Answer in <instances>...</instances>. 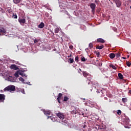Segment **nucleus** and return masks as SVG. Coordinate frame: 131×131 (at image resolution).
<instances>
[{
	"label": "nucleus",
	"instance_id": "nucleus-42",
	"mask_svg": "<svg viewBox=\"0 0 131 131\" xmlns=\"http://www.w3.org/2000/svg\"><path fill=\"white\" fill-rule=\"evenodd\" d=\"M72 54H70L69 56H68V58H70V57H72Z\"/></svg>",
	"mask_w": 131,
	"mask_h": 131
},
{
	"label": "nucleus",
	"instance_id": "nucleus-27",
	"mask_svg": "<svg viewBox=\"0 0 131 131\" xmlns=\"http://www.w3.org/2000/svg\"><path fill=\"white\" fill-rule=\"evenodd\" d=\"M19 79L20 81H21V82H24V81H25V80H24V79L22 77H20Z\"/></svg>",
	"mask_w": 131,
	"mask_h": 131
},
{
	"label": "nucleus",
	"instance_id": "nucleus-29",
	"mask_svg": "<svg viewBox=\"0 0 131 131\" xmlns=\"http://www.w3.org/2000/svg\"><path fill=\"white\" fill-rule=\"evenodd\" d=\"M89 48L90 49H93V43H90V44H89Z\"/></svg>",
	"mask_w": 131,
	"mask_h": 131
},
{
	"label": "nucleus",
	"instance_id": "nucleus-49",
	"mask_svg": "<svg viewBox=\"0 0 131 131\" xmlns=\"http://www.w3.org/2000/svg\"><path fill=\"white\" fill-rule=\"evenodd\" d=\"M110 1V0H109Z\"/></svg>",
	"mask_w": 131,
	"mask_h": 131
},
{
	"label": "nucleus",
	"instance_id": "nucleus-44",
	"mask_svg": "<svg viewBox=\"0 0 131 131\" xmlns=\"http://www.w3.org/2000/svg\"><path fill=\"white\" fill-rule=\"evenodd\" d=\"M104 99H105V100H107V98H106V97H105Z\"/></svg>",
	"mask_w": 131,
	"mask_h": 131
},
{
	"label": "nucleus",
	"instance_id": "nucleus-24",
	"mask_svg": "<svg viewBox=\"0 0 131 131\" xmlns=\"http://www.w3.org/2000/svg\"><path fill=\"white\" fill-rule=\"evenodd\" d=\"M69 61H70V63H71V64H72V63L74 62V59H73V58H70Z\"/></svg>",
	"mask_w": 131,
	"mask_h": 131
},
{
	"label": "nucleus",
	"instance_id": "nucleus-22",
	"mask_svg": "<svg viewBox=\"0 0 131 131\" xmlns=\"http://www.w3.org/2000/svg\"><path fill=\"white\" fill-rule=\"evenodd\" d=\"M68 100H69V98H68V97L67 96L64 97V99H63L64 102H67V101H68Z\"/></svg>",
	"mask_w": 131,
	"mask_h": 131
},
{
	"label": "nucleus",
	"instance_id": "nucleus-45",
	"mask_svg": "<svg viewBox=\"0 0 131 131\" xmlns=\"http://www.w3.org/2000/svg\"><path fill=\"white\" fill-rule=\"evenodd\" d=\"M111 4H112V5H113V3H112V2H111Z\"/></svg>",
	"mask_w": 131,
	"mask_h": 131
},
{
	"label": "nucleus",
	"instance_id": "nucleus-36",
	"mask_svg": "<svg viewBox=\"0 0 131 131\" xmlns=\"http://www.w3.org/2000/svg\"><path fill=\"white\" fill-rule=\"evenodd\" d=\"M34 43H36V42H38V40H37V39H35L34 40Z\"/></svg>",
	"mask_w": 131,
	"mask_h": 131
},
{
	"label": "nucleus",
	"instance_id": "nucleus-12",
	"mask_svg": "<svg viewBox=\"0 0 131 131\" xmlns=\"http://www.w3.org/2000/svg\"><path fill=\"white\" fill-rule=\"evenodd\" d=\"M62 96H63V94L62 93H59L58 94L57 101H58L59 103H60V100H61V98H62Z\"/></svg>",
	"mask_w": 131,
	"mask_h": 131
},
{
	"label": "nucleus",
	"instance_id": "nucleus-40",
	"mask_svg": "<svg viewBox=\"0 0 131 131\" xmlns=\"http://www.w3.org/2000/svg\"><path fill=\"white\" fill-rule=\"evenodd\" d=\"M83 127L84 128H85V127H86V125L84 124V125H83Z\"/></svg>",
	"mask_w": 131,
	"mask_h": 131
},
{
	"label": "nucleus",
	"instance_id": "nucleus-16",
	"mask_svg": "<svg viewBox=\"0 0 131 131\" xmlns=\"http://www.w3.org/2000/svg\"><path fill=\"white\" fill-rule=\"evenodd\" d=\"M14 4H15L16 5L19 4V3L21 2V0H13Z\"/></svg>",
	"mask_w": 131,
	"mask_h": 131
},
{
	"label": "nucleus",
	"instance_id": "nucleus-39",
	"mask_svg": "<svg viewBox=\"0 0 131 131\" xmlns=\"http://www.w3.org/2000/svg\"><path fill=\"white\" fill-rule=\"evenodd\" d=\"M124 127L125 128H129V127L128 126H124Z\"/></svg>",
	"mask_w": 131,
	"mask_h": 131
},
{
	"label": "nucleus",
	"instance_id": "nucleus-4",
	"mask_svg": "<svg viewBox=\"0 0 131 131\" xmlns=\"http://www.w3.org/2000/svg\"><path fill=\"white\" fill-rule=\"evenodd\" d=\"M7 33V30L4 27L0 28V36Z\"/></svg>",
	"mask_w": 131,
	"mask_h": 131
},
{
	"label": "nucleus",
	"instance_id": "nucleus-20",
	"mask_svg": "<svg viewBox=\"0 0 131 131\" xmlns=\"http://www.w3.org/2000/svg\"><path fill=\"white\" fill-rule=\"evenodd\" d=\"M59 31H60V29H59L58 28H56L55 29V33H59Z\"/></svg>",
	"mask_w": 131,
	"mask_h": 131
},
{
	"label": "nucleus",
	"instance_id": "nucleus-25",
	"mask_svg": "<svg viewBox=\"0 0 131 131\" xmlns=\"http://www.w3.org/2000/svg\"><path fill=\"white\" fill-rule=\"evenodd\" d=\"M121 113H122V112H121V111L120 110H119L117 111L118 115H121Z\"/></svg>",
	"mask_w": 131,
	"mask_h": 131
},
{
	"label": "nucleus",
	"instance_id": "nucleus-37",
	"mask_svg": "<svg viewBox=\"0 0 131 131\" xmlns=\"http://www.w3.org/2000/svg\"><path fill=\"white\" fill-rule=\"evenodd\" d=\"M78 73H80L81 72V69H79V70H77Z\"/></svg>",
	"mask_w": 131,
	"mask_h": 131
},
{
	"label": "nucleus",
	"instance_id": "nucleus-8",
	"mask_svg": "<svg viewBox=\"0 0 131 131\" xmlns=\"http://www.w3.org/2000/svg\"><path fill=\"white\" fill-rule=\"evenodd\" d=\"M5 98L6 96L5 94H0V101H1V102H4V101H5Z\"/></svg>",
	"mask_w": 131,
	"mask_h": 131
},
{
	"label": "nucleus",
	"instance_id": "nucleus-43",
	"mask_svg": "<svg viewBox=\"0 0 131 131\" xmlns=\"http://www.w3.org/2000/svg\"><path fill=\"white\" fill-rule=\"evenodd\" d=\"M71 1H73V2H76V0H71Z\"/></svg>",
	"mask_w": 131,
	"mask_h": 131
},
{
	"label": "nucleus",
	"instance_id": "nucleus-34",
	"mask_svg": "<svg viewBox=\"0 0 131 131\" xmlns=\"http://www.w3.org/2000/svg\"><path fill=\"white\" fill-rule=\"evenodd\" d=\"M96 55L97 57H100V52H96Z\"/></svg>",
	"mask_w": 131,
	"mask_h": 131
},
{
	"label": "nucleus",
	"instance_id": "nucleus-33",
	"mask_svg": "<svg viewBox=\"0 0 131 131\" xmlns=\"http://www.w3.org/2000/svg\"><path fill=\"white\" fill-rule=\"evenodd\" d=\"M113 30H114V31L116 32V31H117V29L116 27H113Z\"/></svg>",
	"mask_w": 131,
	"mask_h": 131
},
{
	"label": "nucleus",
	"instance_id": "nucleus-28",
	"mask_svg": "<svg viewBox=\"0 0 131 131\" xmlns=\"http://www.w3.org/2000/svg\"><path fill=\"white\" fill-rule=\"evenodd\" d=\"M116 56L117 58H119V57H120V53L119 52L116 53Z\"/></svg>",
	"mask_w": 131,
	"mask_h": 131
},
{
	"label": "nucleus",
	"instance_id": "nucleus-41",
	"mask_svg": "<svg viewBox=\"0 0 131 131\" xmlns=\"http://www.w3.org/2000/svg\"><path fill=\"white\" fill-rule=\"evenodd\" d=\"M128 94H130V95H131V90H129Z\"/></svg>",
	"mask_w": 131,
	"mask_h": 131
},
{
	"label": "nucleus",
	"instance_id": "nucleus-46",
	"mask_svg": "<svg viewBox=\"0 0 131 131\" xmlns=\"http://www.w3.org/2000/svg\"><path fill=\"white\" fill-rule=\"evenodd\" d=\"M123 59H125V57H123Z\"/></svg>",
	"mask_w": 131,
	"mask_h": 131
},
{
	"label": "nucleus",
	"instance_id": "nucleus-17",
	"mask_svg": "<svg viewBox=\"0 0 131 131\" xmlns=\"http://www.w3.org/2000/svg\"><path fill=\"white\" fill-rule=\"evenodd\" d=\"M110 67L113 68L114 70H116V69H117V68L115 67V66H113V64H110Z\"/></svg>",
	"mask_w": 131,
	"mask_h": 131
},
{
	"label": "nucleus",
	"instance_id": "nucleus-26",
	"mask_svg": "<svg viewBox=\"0 0 131 131\" xmlns=\"http://www.w3.org/2000/svg\"><path fill=\"white\" fill-rule=\"evenodd\" d=\"M126 65H127V66H128V67H130V65H131L130 62L127 61Z\"/></svg>",
	"mask_w": 131,
	"mask_h": 131
},
{
	"label": "nucleus",
	"instance_id": "nucleus-1",
	"mask_svg": "<svg viewBox=\"0 0 131 131\" xmlns=\"http://www.w3.org/2000/svg\"><path fill=\"white\" fill-rule=\"evenodd\" d=\"M56 116L59 118L60 121L61 122H63L64 123H66L67 121L66 119H65V115L63 113L59 112L58 113L56 114Z\"/></svg>",
	"mask_w": 131,
	"mask_h": 131
},
{
	"label": "nucleus",
	"instance_id": "nucleus-5",
	"mask_svg": "<svg viewBox=\"0 0 131 131\" xmlns=\"http://www.w3.org/2000/svg\"><path fill=\"white\" fill-rule=\"evenodd\" d=\"M115 3L117 8H119L121 6V1L120 0H113Z\"/></svg>",
	"mask_w": 131,
	"mask_h": 131
},
{
	"label": "nucleus",
	"instance_id": "nucleus-48",
	"mask_svg": "<svg viewBox=\"0 0 131 131\" xmlns=\"http://www.w3.org/2000/svg\"><path fill=\"white\" fill-rule=\"evenodd\" d=\"M88 84H90V82H88Z\"/></svg>",
	"mask_w": 131,
	"mask_h": 131
},
{
	"label": "nucleus",
	"instance_id": "nucleus-7",
	"mask_svg": "<svg viewBox=\"0 0 131 131\" xmlns=\"http://www.w3.org/2000/svg\"><path fill=\"white\" fill-rule=\"evenodd\" d=\"M18 21L20 23V24L22 25V24H24L25 22H26V19H25V18H19L18 19Z\"/></svg>",
	"mask_w": 131,
	"mask_h": 131
},
{
	"label": "nucleus",
	"instance_id": "nucleus-9",
	"mask_svg": "<svg viewBox=\"0 0 131 131\" xmlns=\"http://www.w3.org/2000/svg\"><path fill=\"white\" fill-rule=\"evenodd\" d=\"M11 69H13L14 70H18L19 68L17 67L16 64H12L10 66Z\"/></svg>",
	"mask_w": 131,
	"mask_h": 131
},
{
	"label": "nucleus",
	"instance_id": "nucleus-18",
	"mask_svg": "<svg viewBox=\"0 0 131 131\" xmlns=\"http://www.w3.org/2000/svg\"><path fill=\"white\" fill-rule=\"evenodd\" d=\"M103 48H104V46H103V45L96 47V49H98V50H102V49H103Z\"/></svg>",
	"mask_w": 131,
	"mask_h": 131
},
{
	"label": "nucleus",
	"instance_id": "nucleus-47",
	"mask_svg": "<svg viewBox=\"0 0 131 131\" xmlns=\"http://www.w3.org/2000/svg\"><path fill=\"white\" fill-rule=\"evenodd\" d=\"M110 102H111V99H110Z\"/></svg>",
	"mask_w": 131,
	"mask_h": 131
},
{
	"label": "nucleus",
	"instance_id": "nucleus-10",
	"mask_svg": "<svg viewBox=\"0 0 131 131\" xmlns=\"http://www.w3.org/2000/svg\"><path fill=\"white\" fill-rule=\"evenodd\" d=\"M45 114L48 117V118H51L52 117H50L49 115H51V112L48 111H45Z\"/></svg>",
	"mask_w": 131,
	"mask_h": 131
},
{
	"label": "nucleus",
	"instance_id": "nucleus-13",
	"mask_svg": "<svg viewBox=\"0 0 131 131\" xmlns=\"http://www.w3.org/2000/svg\"><path fill=\"white\" fill-rule=\"evenodd\" d=\"M115 56L116 55L114 53H110L109 54V57L111 59H114V58H115Z\"/></svg>",
	"mask_w": 131,
	"mask_h": 131
},
{
	"label": "nucleus",
	"instance_id": "nucleus-35",
	"mask_svg": "<svg viewBox=\"0 0 131 131\" xmlns=\"http://www.w3.org/2000/svg\"><path fill=\"white\" fill-rule=\"evenodd\" d=\"M75 60L76 61V62H78V56H76L75 58Z\"/></svg>",
	"mask_w": 131,
	"mask_h": 131
},
{
	"label": "nucleus",
	"instance_id": "nucleus-3",
	"mask_svg": "<svg viewBox=\"0 0 131 131\" xmlns=\"http://www.w3.org/2000/svg\"><path fill=\"white\" fill-rule=\"evenodd\" d=\"M82 73H83V76L84 77H86L88 80H89V81H91V80L92 79V75H91L89 73L85 71H83Z\"/></svg>",
	"mask_w": 131,
	"mask_h": 131
},
{
	"label": "nucleus",
	"instance_id": "nucleus-32",
	"mask_svg": "<svg viewBox=\"0 0 131 131\" xmlns=\"http://www.w3.org/2000/svg\"><path fill=\"white\" fill-rule=\"evenodd\" d=\"M81 61H82V62H85V61H86L85 58H84V57H82L81 58Z\"/></svg>",
	"mask_w": 131,
	"mask_h": 131
},
{
	"label": "nucleus",
	"instance_id": "nucleus-38",
	"mask_svg": "<svg viewBox=\"0 0 131 131\" xmlns=\"http://www.w3.org/2000/svg\"><path fill=\"white\" fill-rule=\"evenodd\" d=\"M70 49L71 50H73V46H70Z\"/></svg>",
	"mask_w": 131,
	"mask_h": 131
},
{
	"label": "nucleus",
	"instance_id": "nucleus-2",
	"mask_svg": "<svg viewBox=\"0 0 131 131\" xmlns=\"http://www.w3.org/2000/svg\"><path fill=\"white\" fill-rule=\"evenodd\" d=\"M15 90H16V87H15V86L13 85H10L5 88L4 89V91L9 92V91H10L11 92H14V91H15Z\"/></svg>",
	"mask_w": 131,
	"mask_h": 131
},
{
	"label": "nucleus",
	"instance_id": "nucleus-23",
	"mask_svg": "<svg viewBox=\"0 0 131 131\" xmlns=\"http://www.w3.org/2000/svg\"><path fill=\"white\" fill-rule=\"evenodd\" d=\"M19 74H20V75H21V76H23V77H26V75L23 72L19 73Z\"/></svg>",
	"mask_w": 131,
	"mask_h": 131
},
{
	"label": "nucleus",
	"instance_id": "nucleus-31",
	"mask_svg": "<svg viewBox=\"0 0 131 131\" xmlns=\"http://www.w3.org/2000/svg\"><path fill=\"white\" fill-rule=\"evenodd\" d=\"M71 114H76V111L73 110L71 112Z\"/></svg>",
	"mask_w": 131,
	"mask_h": 131
},
{
	"label": "nucleus",
	"instance_id": "nucleus-6",
	"mask_svg": "<svg viewBox=\"0 0 131 131\" xmlns=\"http://www.w3.org/2000/svg\"><path fill=\"white\" fill-rule=\"evenodd\" d=\"M90 8L92 9V13H95V9H96V4L94 3H91L90 4Z\"/></svg>",
	"mask_w": 131,
	"mask_h": 131
},
{
	"label": "nucleus",
	"instance_id": "nucleus-21",
	"mask_svg": "<svg viewBox=\"0 0 131 131\" xmlns=\"http://www.w3.org/2000/svg\"><path fill=\"white\" fill-rule=\"evenodd\" d=\"M12 18H13V19H17V18H18V16H17L16 14H13L12 15Z\"/></svg>",
	"mask_w": 131,
	"mask_h": 131
},
{
	"label": "nucleus",
	"instance_id": "nucleus-11",
	"mask_svg": "<svg viewBox=\"0 0 131 131\" xmlns=\"http://www.w3.org/2000/svg\"><path fill=\"white\" fill-rule=\"evenodd\" d=\"M97 42H101V43H105V40L102 38H98L97 39Z\"/></svg>",
	"mask_w": 131,
	"mask_h": 131
},
{
	"label": "nucleus",
	"instance_id": "nucleus-14",
	"mask_svg": "<svg viewBox=\"0 0 131 131\" xmlns=\"http://www.w3.org/2000/svg\"><path fill=\"white\" fill-rule=\"evenodd\" d=\"M45 27V24L43 23H41L40 24L38 25L39 28H43Z\"/></svg>",
	"mask_w": 131,
	"mask_h": 131
},
{
	"label": "nucleus",
	"instance_id": "nucleus-15",
	"mask_svg": "<svg viewBox=\"0 0 131 131\" xmlns=\"http://www.w3.org/2000/svg\"><path fill=\"white\" fill-rule=\"evenodd\" d=\"M118 75L120 79H123V75H122V74L119 73Z\"/></svg>",
	"mask_w": 131,
	"mask_h": 131
},
{
	"label": "nucleus",
	"instance_id": "nucleus-19",
	"mask_svg": "<svg viewBox=\"0 0 131 131\" xmlns=\"http://www.w3.org/2000/svg\"><path fill=\"white\" fill-rule=\"evenodd\" d=\"M122 101L123 103H125V102H127V98H123L122 99Z\"/></svg>",
	"mask_w": 131,
	"mask_h": 131
},
{
	"label": "nucleus",
	"instance_id": "nucleus-30",
	"mask_svg": "<svg viewBox=\"0 0 131 131\" xmlns=\"http://www.w3.org/2000/svg\"><path fill=\"white\" fill-rule=\"evenodd\" d=\"M14 76H15V77H16V78H18V77H19V74H18V73L16 72L14 74Z\"/></svg>",
	"mask_w": 131,
	"mask_h": 131
}]
</instances>
